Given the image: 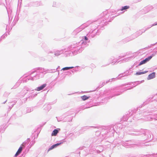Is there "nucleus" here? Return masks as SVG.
Returning a JSON list of instances; mask_svg holds the SVG:
<instances>
[{"label": "nucleus", "mask_w": 157, "mask_h": 157, "mask_svg": "<svg viewBox=\"0 0 157 157\" xmlns=\"http://www.w3.org/2000/svg\"><path fill=\"white\" fill-rule=\"evenodd\" d=\"M22 150V147H20L19 148L18 150L16 153V154L15 155V157H17V155H18L21 152Z\"/></svg>", "instance_id": "7ed1b4c3"}, {"label": "nucleus", "mask_w": 157, "mask_h": 157, "mask_svg": "<svg viewBox=\"0 0 157 157\" xmlns=\"http://www.w3.org/2000/svg\"><path fill=\"white\" fill-rule=\"evenodd\" d=\"M81 98L83 100L85 101L89 98H90V96H87L86 95H84L81 97Z\"/></svg>", "instance_id": "423d86ee"}, {"label": "nucleus", "mask_w": 157, "mask_h": 157, "mask_svg": "<svg viewBox=\"0 0 157 157\" xmlns=\"http://www.w3.org/2000/svg\"><path fill=\"white\" fill-rule=\"evenodd\" d=\"M129 8V6H125L123 7H122L121 9V11H123L124 10H127Z\"/></svg>", "instance_id": "6e6552de"}, {"label": "nucleus", "mask_w": 157, "mask_h": 157, "mask_svg": "<svg viewBox=\"0 0 157 157\" xmlns=\"http://www.w3.org/2000/svg\"><path fill=\"white\" fill-rule=\"evenodd\" d=\"M58 132L57 130L55 129L52 132V136H56Z\"/></svg>", "instance_id": "20e7f679"}, {"label": "nucleus", "mask_w": 157, "mask_h": 157, "mask_svg": "<svg viewBox=\"0 0 157 157\" xmlns=\"http://www.w3.org/2000/svg\"><path fill=\"white\" fill-rule=\"evenodd\" d=\"M84 38H85V39L86 40H88V38L86 36H85Z\"/></svg>", "instance_id": "9b49d317"}, {"label": "nucleus", "mask_w": 157, "mask_h": 157, "mask_svg": "<svg viewBox=\"0 0 157 157\" xmlns=\"http://www.w3.org/2000/svg\"><path fill=\"white\" fill-rule=\"evenodd\" d=\"M46 86V84H44L42 85L41 86L38 87L36 88V90L37 91H40L43 90Z\"/></svg>", "instance_id": "f03ea898"}, {"label": "nucleus", "mask_w": 157, "mask_h": 157, "mask_svg": "<svg viewBox=\"0 0 157 157\" xmlns=\"http://www.w3.org/2000/svg\"><path fill=\"white\" fill-rule=\"evenodd\" d=\"M60 144H57L52 145L49 149V150H51L54 148L55 147L57 146Z\"/></svg>", "instance_id": "0eeeda50"}, {"label": "nucleus", "mask_w": 157, "mask_h": 157, "mask_svg": "<svg viewBox=\"0 0 157 157\" xmlns=\"http://www.w3.org/2000/svg\"><path fill=\"white\" fill-rule=\"evenodd\" d=\"M73 67H65L63 68V70H69L70 69L72 68Z\"/></svg>", "instance_id": "1a4fd4ad"}, {"label": "nucleus", "mask_w": 157, "mask_h": 157, "mask_svg": "<svg viewBox=\"0 0 157 157\" xmlns=\"http://www.w3.org/2000/svg\"><path fill=\"white\" fill-rule=\"evenodd\" d=\"M152 56H149L148 57L146 58L145 59L141 61L139 64V66H140L142 64H144L146 63L148 61L152 58Z\"/></svg>", "instance_id": "f257e3e1"}, {"label": "nucleus", "mask_w": 157, "mask_h": 157, "mask_svg": "<svg viewBox=\"0 0 157 157\" xmlns=\"http://www.w3.org/2000/svg\"><path fill=\"white\" fill-rule=\"evenodd\" d=\"M155 72H153L149 75V78L150 79H152L155 77Z\"/></svg>", "instance_id": "39448f33"}, {"label": "nucleus", "mask_w": 157, "mask_h": 157, "mask_svg": "<svg viewBox=\"0 0 157 157\" xmlns=\"http://www.w3.org/2000/svg\"><path fill=\"white\" fill-rule=\"evenodd\" d=\"M144 73L143 72H136V75H139L144 74Z\"/></svg>", "instance_id": "9d476101"}]
</instances>
